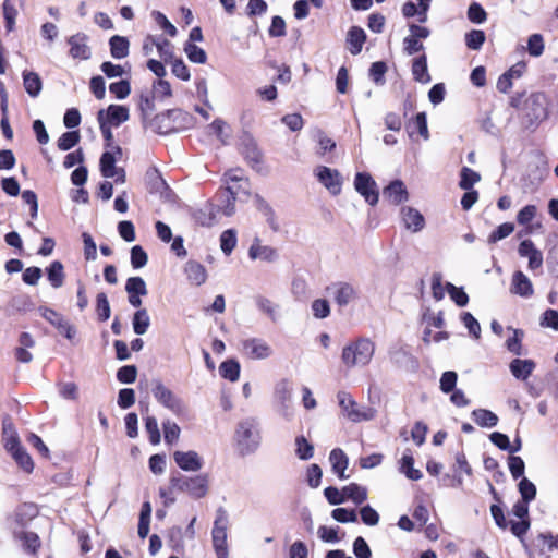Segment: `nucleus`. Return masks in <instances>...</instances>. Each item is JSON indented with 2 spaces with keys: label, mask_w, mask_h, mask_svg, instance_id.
<instances>
[{
  "label": "nucleus",
  "mask_w": 558,
  "mask_h": 558,
  "mask_svg": "<svg viewBox=\"0 0 558 558\" xmlns=\"http://www.w3.org/2000/svg\"><path fill=\"white\" fill-rule=\"evenodd\" d=\"M374 353L375 343L369 338H359L342 349L341 361L349 368L364 367L369 364Z\"/></svg>",
  "instance_id": "nucleus-1"
},
{
  "label": "nucleus",
  "mask_w": 558,
  "mask_h": 558,
  "mask_svg": "<svg viewBox=\"0 0 558 558\" xmlns=\"http://www.w3.org/2000/svg\"><path fill=\"white\" fill-rule=\"evenodd\" d=\"M337 402L342 415L352 423L368 422L376 417L377 411L374 408L357 403L345 390L337 392Z\"/></svg>",
  "instance_id": "nucleus-2"
},
{
  "label": "nucleus",
  "mask_w": 558,
  "mask_h": 558,
  "mask_svg": "<svg viewBox=\"0 0 558 558\" xmlns=\"http://www.w3.org/2000/svg\"><path fill=\"white\" fill-rule=\"evenodd\" d=\"M208 483L209 477L207 474H198L195 476L178 474L170 478L172 488L182 493H186L194 499H201L207 495Z\"/></svg>",
  "instance_id": "nucleus-3"
},
{
  "label": "nucleus",
  "mask_w": 558,
  "mask_h": 558,
  "mask_svg": "<svg viewBox=\"0 0 558 558\" xmlns=\"http://www.w3.org/2000/svg\"><path fill=\"white\" fill-rule=\"evenodd\" d=\"M228 527H229V515L226 509L219 507L216 510V518L211 530L213 548L217 558H228Z\"/></svg>",
  "instance_id": "nucleus-4"
},
{
  "label": "nucleus",
  "mask_w": 558,
  "mask_h": 558,
  "mask_svg": "<svg viewBox=\"0 0 558 558\" xmlns=\"http://www.w3.org/2000/svg\"><path fill=\"white\" fill-rule=\"evenodd\" d=\"M235 439L242 453L254 452L260 442L258 423L254 418L240 422L235 430Z\"/></svg>",
  "instance_id": "nucleus-5"
},
{
  "label": "nucleus",
  "mask_w": 558,
  "mask_h": 558,
  "mask_svg": "<svg viewBox=\"0 0 558 558\" xmlns=\"http://www.w3.org/2000/svg\"><path fill=\"white\" fill-rule=\"evenodd\" d=\"M155 399L172 413L179 415L184 411V404L172 390L166 387L160 380L156 381L153 388Z\"/></svg>",
  "instance_id": "nucleus-6"
},
{
  "label": "nucleus",
  "mask_w": 558,
  "mask_h": 558,
  "mask_svg": "<svg viewBox=\"0 0 558 558\" xmlns=\"http://www.w3.org/2000/svg\"><path fill=\"white\" fill-rule=\"evenodd\" d=\"M314 174L318 182L323 184L332 195H338L341 192L343 179L337 169L326 166H317Z\"/></svg>",
  "instance_id": "nucleus-7"
},
{
  "label": "nucleus",
  "mask_w": 558,
  "mask_h": 558,
  "mask_svg": "<svg viewBox=\"0 0 558 558\" xmlns=\"http://www.w3.org/2000/svg\"><path fill=\"white\" fill-rule=\"evenodd\" d=\"M326 291L340 307L349 305L355 301L359 295L355 287L344 281L331 283L326 288Z\"/></svg>",
  "instance_id": "nucleus-8"
},
{
  "label": "nucleus",
  "mask_w": 558,
  "mask_h": 558,
  "mask_svg": "<svg viewBox=\"0 0 558 558\" xmlns=\"http://www.w3.org/2000/svg\"><path fill=\"white\" fill-rule=\"evenodd\" d=\"M547 97L543 93L532 94L525 100L526 116L532 123L539 122L547 118Z\"/></svg>",
  "instance_id": "nucleus-9"
},
{
  "label": "nucleus",
  "mask_w": 558,
  "mask_h": 558,
  "mask_svg": "<svg viewBox=\"0 0 558 558\" xmlns=\"http://www.w3.org/2000/svg\"><path fill=\"white\" fill-rule=\"evenodd\" d=\"M241 344L243 354L252 360H266L274 353L268 342L260 338H248Z\"/></svg>",
  "instance_id": "nucleus-10"
},
{
  "label": "nucleus",
  "mask_w": 558,
  "mask_h": 558,
  "mask_svg": "<svg viewBox=\"0 0 558 558\" xmlns=\"http://www.w3.org/2000/svg\"><path fill=\"white\" fill-rule=\"evenodd\" d=\"M354 187L369 205L374 206L378 203L379 195L376 189V182L371 174L366 172L356 173Z\"/></svg>",
  "instance_id": "nucleus-11"
},
{
  "label": "nucleus",
  "mask_w": 558,
  "mask_h": 558,
  "mask_svg": "<svg viewBox=\"0 0 558 558\" xmlns=\"http://www.w3.org/2000/svg\"><path fill=\"white\" fill-rule=\"evenodd\" d=\"M70 46L69 54L73 59L88 60L92 57V50L88 46V36L84 33H76L68 38Z\"/></svg>",
  "instance_id": "nucleus-12"
},
{
  "label": "nucleus",
  "mask_w": 558,
  "mask_h": 558,
  "mask_svg": "<svg viewBox=\"0 0 558 558\" xmlns=\"http://www.w3.org/2000/svg\"><path fill=\"white\" fill-rule=\"evenodd\" d=\"M129 109L121 105H110L107 109H101L97 113V120L106 124L118 128L129 120Z\"/></svg>",
  "instance_id": "nucleus-13"
},
{
  "label": "nucleus",
  "mask_w": 558,
  "mask_h": 558,
  "mask_svg": "<svg viewBox=\"0 0 558 558\" xmlns=\"http://www.w3.org/2000/svg\"><path fill=\"white\" fill-rule=\"evenodd\" d=\"M40 315L54 326L59 332L64 335L69 340L73 339L75 330L73 326L58 312L48 307H39Z\"/></svg>",
  "instance_id": "nucleus-14"
},
{
  "label": "nucleus",
  "mask_w": 558,
  "mask_h": 558,
  "mask_svg": "<svg viewBox=\"0 0 558 558\" xmlns=\"http://www.w3.org/2000/svg\"><path fill=\"white\" fill-rule=\"evenodd\" d=\"M509 291L523 299H530L534 294L532 281L521 270H517L512 274Z\"/></svg>",
  "instance_id": "nucleus-15"
},
{
  "label": "nucleus",
  "mask_w": 558,
  "mask_h": 558,
  "mask_svg": "<svg viewBox=\"0 0 558 558\" xmlns=\"http://www.w3.org/2000/svg\"><path fill=\"white\" fill-rule=\"evenodd\" d=\"M173 460L177 465L186 472H197L203 468V459L196 451H175Z\"/></svg>",
  "instance_id": "nucleus-16"
},
{
  "label": "nucleus",
  "mask_w": 558,
  "mask_h": 558,
  "mask_svg": "<svg viewBox=\"0 0 558 558\" xmlns=\"http://www.w3.org/2000/svg\"><path fill=\"white\" fill-rule=\"evenodd\" d=\"M521 257L529 259L527 268L532 271L542 268L543 253L534 245L531 240H523L518 247Z\"/></svg>",
  "instance_id": "nucleus-17"
},
{
  "label": "nucleus",
  "mask_w": 558,
  "mask_h": 558,
  "mask_svg": "<svg viewBox=\"0 0 558 558\" xmlns=\"http://www.w3.org/2000/svg\"><path fill=\"white\" fill-rule=\"evenodd\" d=\"M402 222L407 230L416 233L424 229L425 219L424 216L415 208L404 206L401 208Z\"/></svg>",
  "instance_id": "nucleus-18"
},
{
  "label": "nucleus",
  "mask_w": 558,
  "mask_h": 558,
  "mask_svg": "<svg viewBox=\"0 0 558 558\" xmlns=\"http://www.w3.org/2000/svg\"><path fill=\"white\" fill-rule=\"evenodd\" d=\"M248 257L252 260L260 259L264 262H274L278 258V253L269 245H262L260 240L255 238L248 248Z\"/></svg>",
  "instance_id": "nucleus-19"
},
{
  "label": "nucleus",
  "mask_w": 558,
  "mask_h": 558,
  "mask_svg": "<svg viewBox=\"0 0 558 558\" xmlns=\"http://www.w3.org/2000/svg\"><path fill=\"white\" fill-rule=\"evenodd\" d=\"M383 195L386 199L395 205L407 202L409 198L408 190L401 180L392 181L387 187L384 189Z\"/></svg>",
  "instance_id": "nucleus-20"
},
{
  "label": "nucleus",
  "mask_w": 558,
  "mask_h": 558,
  "mask_svg": "<svg viewBox=\"0 0 558 558\" xmlns=\"http://www.w3.org/2000/svg\"><path fill=\"white\" fill-rule=\"evenodd\" d=\"M221 211L220 204L208 203L196 213V220L206 227H210L219 221Z\"/></svg>",
  "instance_id": "nucleus-21"
},
{
  "label": "nucleus",
  "mask_w": 558,
  "mask_h": 558,
  "mask_svg": "<svg viewBox=\"0 0 558 558\" xmlns=\"http://www.w3.org/2000/svg\"><path fill=\"white\" fill-rule=\"evenodd\" d=\"M184 272L191 284L198 287L207 280V271L205 267L195 260H189L185 264Z\"/></svg>",
  "instance_id": "nucleus-22"
},
{
  "label": "nucleus",
  "mask_w": 558,
  "mask_h": 558,
  "mask_svg": "<svg viewBox=\"0 0 558 558\" xmlns=\"http://www.w3.org/2000/svg\"><path fill=\"white\" fill-rule=\"evenodd\" d=\"M535 363L532 360L514 359L510 365L511 374L520 380H526L535 368Z\"/></svg>",
  "instance_id": "nucleus-23"
},
{
  "label": "nucleus",
  "mask_w": 558,
  "mask_h": 558,
  "mask_svg": "<svg viewBox=\"0 0 558 558\" xmlns=\"http://www.w3.org/2000/svg\"><path fill=\"white\" fill-rule=\"evenodd\" d=\"M329 460L333 473H336L341 480L348 478L344 472L348 468L349 460L344 451L339 448L331 450L329 454Z\"/></svg>",
  "instance_id": "nucleus-24"
},
{
  "label": "nucleus",
  "mask_w": 558,
  "mask_h": 558,
  "mask_svg": "<svg viewBox=\"0 0 558 558\" xmlns=\"http://www.w3.org/2000/svg\"><path fill=\"white\" fill-rule=\"evenodd\" d=\"M22 0H4L2 4L5 28L10 33L14 29L15 20L19 14L17 5Z\"/></svg>",
  "instance_id": "nucleus-25"
},
{
  "label": "nucleus",
  "mask_w": 558,
  "mask_h": 558,
  "mask_svg": "<svg viewBox=\"0 0 558 558\" xmlns=\"http://www.w3.org/2000/svg\"><path fill=\"white\" fill-rule=\"evenodd\" d=\"M474 422L484 428H493L498 424V416L487 409H475L472 411Z\"/></svg>",
  "instance_id": "nucleus-26"
},
{
  "label": "nucleus",
  "mask_w": 558,
  "mask_h": 558,
  "mask_svg": "<svg viewBox=\"0 0 558 558\" xmlns=\"http://www.w3.org/2000/svg\"><path fill=\"white\" fill-rule=\"evenodd\" d=\"M23 85L26 93L33 98L37 97L43 88L41 78L37 73L32 71L23 72Z\"/></svg>",
  "instance_id": "nucleus-27"
},
{
  "label": "nucleus",
  "mask_w": 558,
  "mask_h": 558,
  "mask_svg": "<svg viewBox=\"0 0 558 558\" xmlns=\"http://www.w3.org/2000/svg\"><path fill=\"white\" fill-rule=\"evenodd\" d=\"M414 458L410 450H405L401 462H400V472L403 473L409 480L418 481L422 478L423 474L420 470L414 469Z\"/></svg>",
  "instance_id": "nucleus-28"
},
{
  "label": "nucleus",
  "mask_w": 558,
  "mask_h": 558,
  "mask_svg": "<svg viewBox=\"0 0 558 558\" xmlns=\"http://www.w3.org/2000/svg\"><path fill=\"white\" fill-rule=\"evenodd\" d=\"M109 46L114 59H123L129 54L130 43L126 37L114 35L110 38Z\"/></svg>",
  "instance_id": "nucleus-29"
},
{
  "label": "nucleus",
  "mask_w": 558,
  "mask_h": 558,
  "mask_svg": "<svg viewBox=\"0 0 558 558\" xmlns=\"http://www.w3.org/2000/svg\"><path fill=\"white\" fill-rule=\"evenodd\" d=\"M242 154L245 159L256 168L262 162V154L252 138L244 140L242 143Z\"/></svg>",
  "instance_id": "nucleus-30"
},
{
  "label": "nucleus",
  "mask_w": 558,
  "mask_h": 558,
  "mask_svg": "<svg viewBox=\"0 0 558 558\" xmlns=\"http://www.w3.org/2000/svg\"><path fill=\"white\" fill-rule=\"evenodd\" d=\"M365 40L366 34L361 27L353 26L350 28L348 33V43L350 45L349 50L352 54H357L361 52Z\"/></svg>",
  "instance_id": "nucleus-31"
},
{
  "label": "nucleus",
  "mask_w": 558,
  "mask_h": 558,
  "mask_svg": "<svg viewBox=\"0 0 558 558\" xmlns=\"http://www.w3.org/2000/svg\"><path fill=\"white\" fill-rule=\"evenodd\" d=\"M412 74L415 81L420 83H429L430 76L427 70V59L425 54H422L413 60Z\"/></svg>",
  "instance_id": "nucleus-32"
},
{
  "label": "nucleus",
  "mask_w": 558,
  "mask_h": 558,
  "mask_svg": "<svg viewBox=\"0 0 558 558\" xmlns=\"http://www.w3.org/2000/svg\"><path fill=\"white\" fill-rule=\"evenodd\" d=\"M292 384L288 378H282L276 383L274 388V398L277 403L292 401Z\"/></svg>",
  "instance_id": "nucleus-33"
},
{
  "label": "nucleus",
  "mask_w": 558,
  "mask_h": 558,
  "mask_svg": "<svg viewBox=\"0 0 558 558\" xmlns=\"http://www.w3.org/2000/svg\"><path fill=\"white\" fill-rule=\"evenodd\" d=\"M239 190L232 185H228L222 192V196L226 197L225 204H220V211L222 215L230 217L235 213V199L239 196Z\"/></svg>",
  "instance_id": "nucleus-34"
},
{
  "label": "nucleus",
  "mask_w": 558,
  "mask_h": 558,
  "mask_svg": "<svg viewBox=\"0 0 558 558\" xmlns=\"http://www.w3.org/2000/svg\"><path fill=\"white\" fill-rule=\"evenodd\" d=\"M132 325L134 332L138 336L147 332L150 326V318L146 308H140L134 313Z\"/></svg>",
  "instance_id": "nucleus-35"
},
{
  "label": "nucleus",
  "mask_w": 558,
  "mask_h": 558,
  "mask_svg": "<svg viewBox=\"0 0 558 558\" xmlns=\"http://www.w3.org/2000/svg\"><path fill=\"white\" fill-rule=\"evenodd\" d=\"M344 500L350 499L355 505H361L367 499V490L365 487L351 483L343 487Z\"/></svg>",
  "instance_id": "nucleus-36"
},
{
  "label": "nucleus",
  "mask_w": 558,
  "mask_h": 558,
  "mask_svg": "<svg viewBox=\"0 0 558 558\" xmlns=\"http://www.w3.org/2000/svg\"><path fill=\"white\" fill-rule=\"evenodd\" d=\"M241 366L236 360L230 359L222 362L219 366L221 377L230 381H236L240 377Z\"/></svg>",
  "instance_id": "nucleus-37"
},
{
  "label": "nucleus",
  "mask_w": 558,
  "mask_h": 558,
  "mask_svg": "<svg viewBox=\"0 0 558 558\" xmlns=\"http://www.w3.org/2000/svg\"><path fill=\"white\" fill-rule=\"evenodd\" d=\"M255 206L257 210L264 216L267 223L274 231H277L279 226L276 222L275 213L271 206L260 196H255Z\"/></svg>",
  "instance_id": "nucleus-38"
},
{
  "label": "nucleus",
  "mask_w": 558,
  "mask_h": 558,
  "mask_svg": "<svg viewBox=\"0 0 558 558\" xmlns=\"http://www.w3.org/2000/svg\"><path fill=\"white\" fill-rule=\"evenodd\" d=\"M47 277L50 282V284L58 289L62 287L64 282V271H63V265L59 260H54L50 264V266L47 268Z\"/></svg>",
  "instance_id": "nucleus-39"
},
{
  "label": "nucleus",
  "mask_w": 558,
  "mask_h": 558,
  "mask_svg": "<svg viewBox=\"0 0 558 558\" xmlns=\"http://www.w3.org/2000/svg\"><path fill=\"white\" fill-rule=\"evenodd\" d=\"M225 182L228 185L234 186L240 192L247 194L248 183L243 178L241 170H230L225 174Z\"/></svg>",
  "instance_id": "nucleus-40"
},
{
  "label": "nucleus",
  "mask_w": 558,
  "mask_h": 558,
  "mask_svg": "<svg viewBox=\"0 0 558 558\" xmlns=\"http://www.w3.org/2000/svg\"><path fill=\"white\" fill-rule=\"evenodd\" d=\"M116 157L111 151H105L100 157V171L105 178H113L117 173Z\"/></svg>",
  "instance_id": "nucleus-41"
},
{
  "label": "nucleus",
  "mask_w": 558,
  "mask_h": 558,
  "mask_svg": "<svg viewBox=\"0 0 558 558\" xmlns=\"http://www.w3.org/2000/svg\"><path fill=\"white\" fill-rule=\"evenodd\" d=\"M151 44H156L159 57L165 62H170L173 59V46L167 38L157 37V39H151Z\"/></svg>",
  "instance_id": "nucleus-42"
},
{
  "label": "nucleus",
  "mask_w": 558,
  "mask_h": 558,
  "mask_svg": "<svg viewBox=\"0 0 558 558\" xmlns=\"http://www.w3.org/2000/svg\"><path fill=\"white\" fill-rule=\"evenodd\" d=\"M460 177L459 186L465 191L471 190L481 180V175L468 167L461 169Z\"/></svg>",
  "instance_id": "nucleus-43"
},
{
  "label": "nucleus",
  "mask_w": 558,
  "mask_h": 558,
  "mask_svg": "<svg viewBox=\"0 0 558 558\" xmlns=\"http://www.w3.org/2000/svg\"><path fill=\"white\" fill-rule=\"evenodd\" d=\"M255 302H256V306L259 311H262L263 313L268 315L272 322L277 320V318H278V305L277 304H275L269 299H267L265 296H260V295L256 298Z\"/></svg>",
  "instance_id": "nucleus-44"
},
{
  "label": "nucleus",
  "mask_w": 558,
  "mask_h": 558,
  "mask_svg": "<svg viewBox=\"0 0 558 558\" xmlns=\"http://www.w3.org/2000/svg\"><path fill=\"white\" fill-rule=\"evenodd\" d=\"M184 51L191 62L204 64L207 60L205 50L193 43H186Z\"/></svg>",
  "instance_id": "nucleus-45"
},
{
  "label": "nucleus",
  "mask_w": 558,
  "mask_h": 558,
  "mask_svg": "<svg viewBox=\"0 0 558 558\" xmlns=\"http://www.w3.org/2000/svg\"><path fill=\"white\" fill-rule=\"evenodd\" d=\"M295 453L301 460H308L314 454V447L312 444L307 441L304 436H298L295 438Z\"/></svg>",
  "instance_id": "nucleus-46"
},
{
  "label": "nucleus",
  "mask_w": 558,
  "mask_h": 558,
  "mask_svg": "<svg viewBox=\"0 0 558 558\" xmlns=\"http://www.w3.org/2000/svg\"><path fill=\"white\" fill-rule=\"evenodd\" d=\"M236 232L233 229L223 231L220 235V247L226 255H230L236 245Z\"/></svg>",
  "instance_id": "nucleus-47"
},
{
  "label": "nucleus",
  "mask_w": 558,
  "mask_h": 558,
  "mask_svg": "<svg viewBox=\"0 0 558 558\" xmlns=\"http://www.w3.org/2000/svg\"><path fill=\"white\" fill-rule=\"evenodd\" d=\"M96 313H97L98 319L101 322H106L110 317V314H111L110 304H109L106 293H104V292H100L97 294Z\"/></svg>",
  "instance_id": "nucleus-48"
},
{
  "label": "nucleus",
  "mask_w": 558,
  "mask_h": 558,
  "mask_svg": "<svg viewBox=\"0 0 558 558\" xmlns=\"http://www.w3.org/2000/svg\"><path fill=\"white\" fill-rule=\"evenodd\" d=\"M446 290L449 293L451 300L460 307L465 306L469 303V296L463 288L456 287L454 284L447 282Z\"/></svg>",
  "instance_id": "nucleus-49"
},
{
  "label": "nucleus",
  "mask_w": 558,
  "mask_h": 558,
  "mask_svg": "<svg viewBox=\"0 0 558 558\" xmlns=\"http://www.w3.org/2000/svg\"><path fill=\"white\" fill-rule=\"evenodd\" d=\"M125 291L128 294H143L148 293L146 283L141 277H130L125 283Z\"/></svg>",
  "instance_id": "nucleus-50"
},
{
  "label": "nucleus",
  "mask_w": 558,
  "mask_h": 558,
  "mask_svg": "<svg viewBox=\"0 0 558 558\" xmlns=\"http://www.w3.org/2000/svg\"><path fill=\"white\" fill-rule=\"evenodd\" d=\"M461 320L464 327L469 330V333L475 338L480 339L481 337V326L478 320L469 312H464L461 314Z\"/></svg>",
  "instance_id": "nucleus-51"
},
{
  "label": "nucleus",
  "mask_w": 558,
  "mask_h": 558,
  "mask_svg": "<svg viewBox=\"0 0 558 558\" xmlns=\"http://www.w3.org/2000/svg\"><path fill=\"white\" fill-rule=\"evenodd\" d=\"M138 109L142 114V119L145 122L153 113L155 109L154 99L149 93H142L138 101Z\"/></svg>",
  "instance_id": "nucleus-52"
},
{
  "label": "nucleus",
  "mask_w": 558,
  "mask_h": 558,
  "mask_svg": "<svg viewBox=\"0 0 558 558\" xmlns=\"http://www.w3.org/2000/svg\"><path fill=\"white\" fill-rule=\"evenodd\" d=\"M485 33L481 29H473L465 35V45L469 49L478 50L485 41Z\"/></svg>",
  "instance_id": "nucleus-53"
},
{
  "label": "nucleus",
  "mask_w": 558,
  "mask_h": 558,
  "mask_svg": "<svg viewBox=\"0 0 558 558\" xmlns=\"http://www.w3.org/2000/svg\"><path fill=\"white\" fill-rule=\"evenodd\" d=\"M80 141L78 131H70L63 133L58 140V147L61 150H69L74 147Z\"/></svg>",
  "instance_id": "nucleus-54"
},
{
  "label": "nucleus",
  "mask_w": 558,
  "mask_h": 558,
  "mask_svg": "<svg viewBox=\"0 0 558 558\" xmlns=\"http://www.w3.org/2000/svg\"><path fill=\"white\" fill-rule=\"evenodd\" d=\"M514 230V225L511 222H505L497 227L496 230H494L489 236H488V243H496L507 236H509Z\"/></svg>",
  "instance_id": "nucleus-55"
},
{
  "label": "nucleus",
  "mask_w": 558,
  "mask_h": 558,
  "mask_svg": "<svg viewBox=\"0 0 558 558\" xmlns=\"http://www.w3.org/2000/svg\"><path fill=\"white\" fill-rule=\"evenodd\" d=\"M468 17L473 23L482 24L486 21L487 14L480 3L472 2L468 9Z\"/></svg>",
  "instance_id": "nucleus-56"
},
{
  "label": "nucleus",
  "mask_w": 558,
  "mask_h": 558,
  "mask_svg": "<svg viewBox=\"0 0 558 558\" xmlns=\"http://www.w3.org/2000/svg\"><path fill=\"white\" fill-rule=\"evenodd\" d=\"M527 51L532 57H539L544 52V40L542 35L533 34L529 37Z\"/></svg>",
  "instance_id": "nucleus-57"
},
{
  "label": "nucleus",
  "mask_w": 558,
  "mask_h": 558,
  "mask_svg": "<svg viewBox=\"0 0 558 558\" xmlns=\"http://www.w3.org/2000/svg\"><path fill=\"white\" fill-rule=\"evenodd\" d=\"M148 256L142 246L135 245L131 248V264L133 268L138 269L147 264Z\"/></svg>",
  "instance_id": "nucleus-58"
},
{
  "label": "nucleus",
  "mask_w": 558,
  "mask_h": 558,
  "mask_svg": "<svg viewBox=\"0 0 558 558\" xmlns=\"http://www.w3.org/2000/svg\"><path fill=\"white\" fill-rule=\"evenodd\" d=\"M360 515L362 522L368 526H375L379 522L378 512L369 505H366L360 509Z\"/></svg>",
  "instance_id": "nucleus-59"
},
{
  "label": "nucleus",
  "mask_w": 558,
  "mask_h": 558,
  "mask_svg": "<svg viewBox=\"0 0 558 558\" xmlns=\"http://www.w3.org/2000/svg\"><path fill=\"white\" fill-rule=\"evenodd\" d=\"M519 492L522 496V500L532 501L536 496V487L535 485L527 480L526 477H522L519 483Z\"/></svg>",
  "instance_id": "nucleus-60"
},
{
  "label": "nucleus",
  "mask_w": 558,
  "mask_h": 558,
  "mask_svg": "<svg viewBox=\"0 0 558 558\" xmlns=\"http://www.w3.org/2000/svg\"><path fill=\"white\" fill-rule=\"evenodd\" d=\"M458 375L453 371H447L440 378V390L444 393H449L454 390L457 385Z\"/></svg>",
  "instance_id": "nucleus-61"
},
{
  "label": "nucleus",
  "mask_w": 558,
  "mask_h": 558,
  "mask_svg": "<svg viewBox=\"0 0 558 558\" xmlns=\"http://www.w3.org/2000/svg\"><path fill=\"white\" fill-rule=\"evenodd\" d=\"M137 368L134 365H125L119 368L117 379L123 384H132L135 381Z\"/></svg>",
  "instance_id": "nucleus-62"
},
{
  "label": "nucleus",
  "mask_w": 558,
  "mask_h": 558,
  "mask_svg": "<svg viewBox=\"0 0 558 558\" xmlns=\"http://www.w3.org/2000/svg\"><path fill=\"white\" fill-rule=\"evenodd\" d=\"M110 93L114 94L118 99L126 98L131 93L129 81L121 80L120 82L111 83L109 85Z\"/></svg>",
  "instance_id": "nucleus-63"
},
{
  "label": "nucleus",
  "mask_w": 558,
  "mask_h": 558,
  "mask_svg": "<svg viewBox=\"0 0 558 558\" xmlns=\"http://www.w3.org/2000/svg\"><path fill=\"white\" fill-rule=\"evenodd\" d=\"M353 553L357 558H371L372 556L371 548L362 536L354 539Z\"/></svg>",
  "instance_id": "nucleus-64"
}]
</instances>
